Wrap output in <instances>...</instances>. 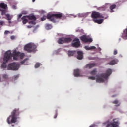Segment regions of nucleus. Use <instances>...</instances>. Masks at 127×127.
<instances>
[{"mask_svg": "<svg viewBox=\"0 0 127 127\" xmlns=\"http://www.w3.org/2000/svg\"><path fill=\"white\" fill-rule=\"evenodd\" d=\"M20 112L19 108H15L11 113V116L7 118V122L9 125L11 123H16L17 121V116H19Z\"/></svg>", "mask_w": 127, "mask_h": 127, "instance_id": "1", "label": "nucleus"}, {"mask_svg": "<svg viewBox=\"0 0 127 127\" xmlns=\"http://www.w3.org/2000/svg\"><path fill=\"white\" fill-rule=\"evenodd\" d=\"M111 74H112V69H108L107 70L105 73H102L100 74V76H98L96 78V81L98 83H104L105 82V80H104V79H105V80H108V77H109V76H111Z\"/></svg>", "mask_w": 127, "mask_h": 127, "instance_id": "2", "label": "nucleus"}, {"mask_svg": "<svg viewBox=\"0 0 127 127\" xmlns=\"http://www.w3.org/2000/svg\"><path fill=\"white\" fill-rule=\"evenodd\" d=\"M37 46L34 43H29L24 47V50L29 53H35L37 51Z\"/></svg>", "mask_w": 127, "mask_h": 127, "instance_id": "3", "label": "nucleus"}, {"mask_svg": "<svg viewBox=\"0 0 127 127\" xmlns=\"http://www.w3.org/2000/svg\"><path fill=\"white\" fill-rule=\"evenodd\" d=\"M12 58V54H11V51L10 50L7 51L5 53L3 60L4 62L1 65V69H6V63L9 60H10Z\"/></svg>", "mask_w": 127, "mask_h": 127, "instance_id": "4", "label": "nucleus"}, {"mask_svg": "<svg viewBox=\"0 0 127 127\" xmlns=\"http://www.w3.org/2000/svg\"><path fill=\"white\" fill-rule=\"evenodd\" d=\"M47 19H49L52 22H55V19H61L63 17L62 13L58 12L55 14H47Z\"/></svg>", "mask_w": 127, "mask_h": 127, "instance_id": "5", "label": "nucleus"}, {"mask_svg": "<svg viewBox=\"0 0 127 127\" xmlns=\"http://www.w3.org/2000/svg\"><path fill=\"white\" fill-rule=\"evenodd\" d=\"M72 41V38H64L62 37L60 38L58 40V43L59 44H63V43H69Z\"/></svg>", "mask_w": 127, "mask_h": 127, "instance_id": "6", "label": "nucleus"}, {"mask_svg": "<svg viewBox=\"0 0 127 127\" xmlns=\"http://www.w3.org/2000/svg\"><path fill=\"white\" fill-rule=\"evenodd\" d=\"M19 64L13 63L8 65V70H12V71H17L19 69Z\"/></svg>", "mask_w": 127, "mask_h": 127, "instance_id": "7", "label": "nucleus"}, {"mask_svg": "<svg viewBox=\"0 0 127 127\" xmlns=\"http://www.w3.org/2000/svg\"><path fill=\"white\" fill-rule=\"evenodd\" d=\"M91 17L94 20L98 18H104V16L101 14L100 12L94 11L91 13Z\"/></svg>", "mask_w": 127, "mask_h": 127, "instance_id": "8", "label": "nucleus"}, {"mask_svg": "<svg viewBox=\"0 0 127 127\" xmlns=\"http://www.w3.org/2000/svg\"><path fill=\"white\" fill-rule=\"evenodd\" d=\"M71 45L73 47H79L80 46V39L78 38H74Z\"/></svg>", "mask_w": 127, "mask_h": 127, "instance_id": "9", "label": "nucleus"}, {"mask_svg": "<svg viewBox=\"0 0 127 127\" xmlns=\"http://www.w3.org/2000/svg\"><path fill=\"white\" fill-rule=\"evenodd\" d=\"M80 39L83 42H92L93 41L92 38H88L86 35L81 36Z\"/></svg>", "mask_w": 127, "mask_h": 127, "instance_id": "10", "label": "nucleus"}, {"mask_svg": "<svg viewBox=\"0 0 127 127\" xmlns=\"http://www.w3.org/2000/svg\"><path fill=\"white\" fill-rule=\"evenodd\" d=\"M115 120L113 119V123L111 122L109 124H107L106 127H118L119 125H118L119 122L118 121H115Z\"/></svg>", "mask_w": 127, "mask_h": 127, "instance_id": "11", "label": "nucleus"}, {"mask_svg": "<svg viewBox=\"0 0 127 127\" xmlns=\"http://www.w3.org/2000/svg\"><path fill=\"white\" fill-rule=\"evenodd\" d=\"M77 54L78 55L77 56V58L79 60H82V59L84 58V53H83V52L81 51H77Z\"/></svg>", "mask_w": 127, "mask_h": 127, "instance_id": "12", "label": "nucleus"}, {"mask_svg": "<svg viewBox=\"0 0 127 127\" xmlns=\"http://www.w3.org/2000/svg\"><path fill=\"white\" fill-rule=\"evenodd\" d=\"M20 54V52H17L16 50H14L13 52V59H15V60L17 59V57L19 56Z\"/></svg>", "mask_w": 127, "mask_h": 127, "instance_id": "13", "label": "nucleus"}, {"mask_svg": "<svg viewBox=\"0 0 127 127\" xmlns=\"http://www.w3.org/2000/svg\"><path fill=\"white\" fill-rule=\"evenodd\" d=\"M96 66V64L95 63H91L88 64L86 65L85 68L87 69H92V68H94Z\"/></svg>", "mask_w": 127, "mask_h": 127, "instance_id": "14", "label": "nucleus"}, {"mask_svg": "<svg viewBox=\"0 0 127 127\" xmlns=\"http://www.w3.org/2000/svg\"><path fill=\"white\" fill-rule=\"evenodd\" d=\"M0 8H2L3 10H7V4H6L4 3H0Z\"/></svg>", "mask_w": 127, "mask_h": 127, "instance_id": "15", "label": "nucleus"}, {"mask_svg": "<svg viewBox=\"0 0 127 127\" xmlns=\"http://www.w3.org/2000/svg\"><path fill=\"white\" fill-rule=\"evenodd\" d=\"M27 18L29 19V20H34L35 21L36 20V17L34 16V15H29L28 16H26Z\"/></svg>", "mask_w": 127, "mask_h": 127, "instance_id": "16", "label": "nucleus"}, {"mask_svg": "<svg viewBox=\"0 0 127 127\" xmlns=\"http://www.w3.org/2000/svg\"><path fill=\"white\" fill-rule=\"evenodd\" d=\"M27 16H23L21 19L23 20L22 21V23L23 24H26V23H27V22H28V20L27 19H26Z\"/></svg>", "mask_w": 127, "mask_h": 127, "instance_id": "17", "label": "nucleus"}, {"mask_svg": "<svg viewBox=\"0 0 127 127\" xmlns=\"http://www.w3.org/2000/svg\"><path fill=\"white\" fill-rule=\"evenodd\" d=\"M93 21L95 22V23H98V24H101V23H103V21H104V19H93Z\"/></svg>", "mask_w": 127, "mask_h": 127, "instance_id": "18", "label": "nucleus"}, {"mask_svg": "<svg viewBox=\"0 0 127 127\" xmlns=\"http://www.w3.org/2000/svg\"><path fill=\"white\" fill-rule=\"evenodd\" d=\"M74 77H80V70H74Z\"/></svg>", "mask_w": 127, "mask_h": 127, "instance_id": "19", "label": "nucleus"}, {"mask_svg": "<svg viewBox=\"0 0 127 127\" xmlns=\"http://www.w3.org/2000/svg\"><path fill=\"white\" fill-rule=\"evenodd\" d=\"M85 48L86 50H91V49H96V47L95 46L89 47V46H85Z\"/></svg>", "mask_w": 127, "mask_h": 127, "instance_id": "20", "label": "nucleus"}, {"mask_svg": "<svg viewBox=\"0 0 127 127\" xmlns=\"http://www.w3.org/2000/svg\"><path fill=\"white\" fill-rule=\"evenodd\" d=\"M4 15H5V16L7 17V20H11L12 19V16L10 15L9 14H4Z\"/></svg>", "mask_w": 127, "mask_h": 127, "instance_id": "21", "label": "nucleus"}, {"mask_svg": "<svg viewBox=\"0 0 127 127\" xmlns=\"http://www.w3.org/2000/svg\"><path fill=\"white\" fill-rule=\"evenodd\" d=\"M76 53V51H68V56H73Z\"/></svg>", "mask_w": 127, "mask_h": 127, "instance_id": "22", "label": "nucleus"}, {"mask_svg": "<svg viewBox=\"0 0 127 127\" xmlns=\"http://www.w3.org/2000/svg\"><path fill=\"white\" fill-rule=\"evenodd\" d=\"M117 7V6L116 5V4H113L111 6H110V9L111 10V12H114V10H113V9H115V8H116V7Z\"/></svg>", "mask_w": 127, "mask_h": 127, "instance_id": "23", "label": "nucleus"}, {"mask_svg": "<svg viewBox=\"0 0 127 127\" xmlns=\"http://www.w3.org/2000/svg\"><path fill=\"white\" fill-rule=\"evenodd\" d=\"M108 64L109 65H115V64H117V61L115 60H112Z\"/></svg>", "mask_w": 127, "mask_h": 127, "instance_id": "24", "label": "nucleus"}, {"mask_svg": "<svg viewBox=\"0 0 127 127\" xmlns=\"http://www.w3.org/2000/svg\"><path fill=\"white\" fill-rule=\"evenodd\" d=\"M0 11H1V15H4L5 13H7V12H8V10H3L0 8Z\"/></svg>", "mask_w": 127, "mask_h": 127, "instance_id": "25", "label": "nucleus"}, {"mask_svg": "<svg viewBox=\"0 0 127 127\" xmlns=\"http://www.w3.org/2000/svg\"><path fill=\"white\" fill-rule=\"evenodd\" d=\"M46 29L47 30H49V29H51L52 28V26L50 24H47L45 27Z\"/></svg>", "mask_w": 127, "mask_h": 127, "instance_id": "26", "label": "nucleus"}, {"mask_svg": "<svg viewBox=\"0 0 127 127\" xmlns=\"http://www.w3.org/2000/svg\"><path fill=\"white\" fill-rule=\"evenodd\" d=\"M41 65V64H40V63H36V64L35 65V68L36 69L37 68H39V67H40Z\"/></svg>", "mask_w": 127, "mask_h": 127, "instance_id": "27", "label": "nucleus"}, {"mask_svg": "<svg viewBox=\"0 0 127 127\" xmlns=\"http://www.w3.org/2000/svg\"><path fill=\"white\" fill-rule=\"evenodd\" d=\"M96 73H97V70L94 69L90 72V74H91V75H96Z\"/></svg>", "mask_w": 127, "mask_h": 127, "instance_id": "28", "label": "nucleus"}, {"mask_svg": "<svg viewBox=\"0 0 127 127\" xmlns=\"http://www.w3.org/2000/svg\"><path fill=\"white\" fill-rule=\"evenodd\" d=\"M46 18H47V15L46 16H43V17L41 18V21H44V20H46Z\"/></svg>", "mask_w": 127, "mask_h": 127, "instance_id": "29", "label": "nucleus"}, {"mask_svg": "<svg viewBox=\"0 0 127 127\" xmlns=\"http://www.w3.org/2000/svg\"><path fill=\"white\" fill-rule=\"evenodd\" d=\"M24 55H25L24 53H21L20 52V54L19 55V56L20 57V58H23V57H24Z\"/></svg>", "mask_w": 127, "mask_h": 127, "instance_id": "30", "label": "nucleus"}, {"mask_svg": "<svg viewBox=\"0 0 127 127\" xmlns=\"http://www.w3.org/2000/svg\"><path fill=\"white\" fill-rule=\"evenodd\" d=\"M88 79H89L90 80H96V77H95L94 76H90L88 77Z\"/></svg>", "mask_w": 127, "mask_h": 127, "instance_id": "31", "label": "nucleus"}, {"mask_svg": "<svg viewBox=\"0 0 127 127\" xmlns=\"http://www.w3.org/2000/svg\"><path fill=\"white\" fill-rule=\"evenodd\" d=\"M27 59H25L22 61L21 62V64H24L25 63L26 61L27 60Z\"/></svg>", "mask_w": 127, "mask_h": 127, "instance_id": "32", "label": "nucleus"}, {"mask_svg": "<svg viewBox=\"0 0 127 127\" xmlns=\"http://www.w3.org/2000/svg\"><path fill=\"white\" fill-rule=\"evenodd\" d=\"M112 104H119V101L116 100L113 102H112Z\"/></svg>", "mask_w": 127, "mask_h": 127, "instance_id": "33", "label": "nucleus"}, {"mask_svg": "<svg viewBox=\"0 0 127 127\" xmlns=\"http://www.w3.org/2000/svg\"><path fill=\"white\" fill-rule=\"evenodd\" d=\"M114 55H117L118 54V51L117 50H115L113 52Z\"/></svg>", "mask_w": 127, "mask_h": 127, "instance_id": "34", "label": "nucleus"}, {"mask_svg": "<svg viewBox=\"0 0 127 127\" xmlns=\"http://www.w3.org/2000/svg\"><path fill=\"white\" fill-rule=\"evenodd\" d=\"M31 24H35V21H31L29 22Z\"/></svg>", "mask_w": 127, "mask_h": 127, "instance_id": "35", "label": "nucleus"}, {"mask_svg": "<svg viewBox=\"0 0 127 127\" xmlns=\"http://www.w3.org/2000/svg\"><path fill=\"white\" fill-rule=\"evenodd\" d=\"M7 78H8L7 75H6V74H4V75H3V79H7Z\"/></svg>", "mask_w": 127, "mask_h": 127, "instance_id": "36", "label": "nucleus"}, {"mask_svg": "<svg viewBox=\"0 0 127 127\" xmlns=\"http://www.w3.org/2000/svg\"><path fill=\"white\" fill-rule=\"evenodd\" d=\"M8 33H10V32H9V31H5L4 32V34H5V35H7V34H8Z\"/></svg>", "mask_w": 127, "mask_h": 127, "instance_id": "37", "label": "nucleus"}, {"mask_svg": "<svg viewBox=\"0 0 127 127\" xmlns=\"http://www.w3.org/2000/svg\"><path fill=\"white\" fill-rule=\"evenodd\" d=\"M57 116H58V114H57V111L56 112V113L54 116V119H56V118H57Z\"/></svg>", "mask_w": 127, "mask_h": 127, "instance_id": "38", "label": "nucleus"}, {"mask_svg": "<svg viewBox=\"0 0 127 127\" xmlns=\"http://www.w3.org/2000/svg\"><path fill=\"white\" fill-rule=\"evenodd\" d=\"M10 38H11V39H12V40H13L15 39V36H11L10 37Z\"/></svg>", "mask_w": 127, "mask_h": 127, "instance_id": "39", "label": "nucleus"}, {"mask_svg": "<svg viewBox=\"0 0 127 127\" xmlns=\"http://www.w3.org/2000/svg\"><path fill=\"white\" fill-rule=\"evenodd\" d=\"M19 77V76L18 75H15L14 76V79L15 80H17V79H18V77Z\"/></svg>", "mask_w": 127, "mask_h": 127, "instance_id": "40", "label": "nucleus"}, {"mask_svg": "<svg viewBox=\"0 0 127 127\" xmlns=\"http://www.w3.org/2000/svg\"><path fill=\"white\" fill-rule=\"evenodd\" d=\"M3 23H4V22L2 21H0V25H3Z\"/></svg>", "mask_w": 127, "mask_h": 127, "instance_id": "41", "label": "nucleus"}, {"mask_svg": "<svg viewBox=\"0 0 127 127\" xmlns=\"http://www.w3.org/2000/svg\"><path fill=\"white\" fill-rule=\"evenodd\" d=\"M22 16V14H20L18 16V19L21 18V17Z\"/></svg>", "mask_w": 127, "mask_h": 127, "instance_id": "42", "label": "nucleus"}, {"mask_svg": "<svg viewBox=\"0 0 127 127\" xmlns=\"http://www.w3.org/2000/svg\"><path fill=\"white\" fill-rule=\"evenodd\" d=\"M126 37H127V28H126Z\"/></svg>", "mask_w": 127, "mask_h": 127, "instance_id": "43", "label": "nucleus"}, {"mask_svg": "<svg viewBox=\"0 0 127 127\" xmlns=\"http://www.w3.org/2000/svg\"><path fill=\"white\" fill-rule=\"evenodd\" d=\"M13 8H14V9H16V7L15 6H13Z\"/></svg>", "mask_w": 127, "mask_h": 127, "instance_id": "44", "label": "nucleus"}, {"mask_svg": "<svg viewBox=\"0 0 127 127\" xmlns=\"http://www.w3.org/2000/svg\"><path fill=\"white\" fill-rule=\"evenodd\" d=\"M23 14H26V13H27L26 12H22Z\"/></svg>", "mask_w": 127, "mask_h": 127, "instance_id": "45", "label": "nucleus"}, {"mask_svg": "<svg viewBox=\"0 0 127 127\" xmlns=\"http://www.w3.org/2000/svg\"><path fill=\"white\" fill-rule=\"evenodd\" d=\"M8 23H9V24H10V23H11V21L10 20H8Z\"/></svg>", "mask_w": 127, "mask_h": 127, "instance_id": "46", "label": "nucleus"}, {"mask_svg": "<svg viewBox=\"0 0 127 127\" xmlns=\"http://www.w3.org/2000/svg\"><path fill=\"white\" fill-rule=\"evenodd\" d=\"M27 28H31V27H30V26H27Z\"/></svg>", "mask_w": 127, "mask_h": 127, "instance_id": "47", "label": "nucleus"}, {"mask_svg": "<svg viewBox=\"0 0 127 127\" xmlns=\"http://www.w3.org/2000/svg\"><path fill=\"white\" fill-rule=\"evenodd\" d=\"M35 2V0H32V2Z\"/></svg>", "mask_w": 127, "mask_h": 127, "instance_id": "48", "label": "nucleus"}, {"mask_svg": "<svg viewBox=\"0 0 127 127\" xmlns=\"http://www.w3.org/2000/svg\"><path fill=\"white\" fill-rule=\"evenodd\" d=\"M120 103H119V104H118L117 105H116L117 107H119V106H120Z\"/></svg>", "mask_w": 127, "mask_h": 127, "instance_id": "49", "label": "nucleus"}, {"mask_svg": "<svg viewBox=\"0 0 127 127\" xmlns=\"http://www.w3.org/2000/svg\"><path fill=\"white\" fill-rule=\"evenodd\" d=\"M1 81V77L0 76V82Z\"/></svg>", "mask_w": 127, "mask_h": 127, "instance_id": "50", "label": "nucleus"}, {"mask_svg": "<svg viewBox=\"0 0 127 127\" xmlns=\"http://www.w3.org/2000/svg\"><path fill=\"white\" fill-rule=\"evenodd\" d=\"M12 127H14V125H12Z\"/></svg>", "mask_w": 127, "mask_h": 127, "instance_id": "51", "label": "nucleus"}, {"mask_svg": "<svg viewBox=\"0 0 127 127\" xmlns=\"http://www.w3.org/2000/svg\"><path fill=\"white\" fill-rule=\"evenodd\" d=\"M113 97H115V95L112 96Z\"/></svg>", "mask_w": 127, "mask_h": 127, "instance_id": "52", "label": "nucleus"}, {"mask_svg": "<svg viewBox=\"0 0 127 127\" xmlns=\"http://www.w3.org/2000/svg\"><path fill=\"white\" fill-rule=\"evenodd\" d=\"M0 18H1V17H0Z\"/></svg>", "mask_w": 127, "mask_h": 127, "instance_id": "53", "label": "nucleus"}, {"mask_svg": "<svg viewBox=\"0 0 127 127\" xmlns=\"http://www.w3.org/2000/svg\"><path fill=\"white\" fill-rule=\"evenodd\" d=\"M119 40H121V39H119Z\"/></svg>", "mask_w": 127, "mask_h": 127, "instance_id": "54", "label": "nucleus"}]
</instances>
